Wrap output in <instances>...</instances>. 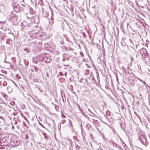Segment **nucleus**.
Returning a JSON list of instances; mask_svg holds the SVG:
<instances>
[{
	"mask_svg": "<svg viewBox=\"0 0 150 150\" xmlns=\"http://www.w3.org/2000/svg\"><path fill=\"white\" fill-rule=\"evenodd\" d=\"M11 40V39H10V38H8V40H7V41H6V42L7 43H7V41H8V40Z\"/></svg>",
	"mask_w": 150,
	"mask_h": 150,
	"instance_id": "6ab92c4d",
	"label": "nucleus"
},
{
	"mask_svg": "<svg viewBox=\"0 0 150 150\" xmlns=\"http://www.w3.org/2000/svg\"><path fill=\"white\" fill-rule=\"evenodd\" d=\"M141 15H142L144 17V15L142 13H141Z\"/></svg>",
	"mask_w": 150,
	"mask_h": 150,
	"instance_id": "f3484780",
	"label": "nucleus"
},
{
	"mask_svg": "<svg viewBox=\"0 0 150 150\" xmlns=\"http://www.w3.org/2000/svg\"><path fill=\"white\" fill-rule=\"evenodd\" d=\"M64 116V117H65V116H64V115H62V116Z\"/></svg>",
	"mask_w": 150,
	"mask_h": 150,
	"instance_id": "c85d7f7f",
	"label": "nucleus"
},
{
	"mask_svg": "<svg viewBox=\"0 0 150 150\" xmlns=\"http://www.w3.org/2000/svg\"><path fill=\"white\" fill-rule=\"evenodd\" d=\"M66 74H67V73H65V76H66Z\"/></svg>",
	"mask_w": 150,
	"mask_h": 150,
	"instance_id": "bb28decb",
	"label": "nucleus"
},
{
	"mask_svg": "<svg viewBox=\"0 0 150 150\" xmlns=\"http://www.w3.org/2000/svg\"><path fill=\"white\" fill-rule=\"evenodd\" d=\"M76 148L77 149H79V146L77 144L76 145Z\"/></svg>",
	"mask_w": 150,
	"mask_h": 150,
	"instance_id": "4468645a",
	"label": "nucleus"
},
{
	"mask_svg": "<svg viewBox=\"0 0 150 150\" xmlns=\"http://www.w3.org/2000/svg\"><path fill=\"white\" fill-rule=\"evenodd\" d=\"M130 59H131V61L130 62V64H129V65H130V66H131L132 65V61L134 60V58L132 57H131V58H130Z\"/></svg>",
	"mask_w": 150,
	"mask_h": 150,
	"instance_id": "0eeeda50",
	"label": "nucleus"
},
{
	"mask_svg": "<svg viewBox=\"0 0 150 150\" xmlns=\"http://www.w3.org/2000/svg\"><path fill=\"white\" fill-rule=\"evenodd\" d=\"M45 11V10H44L42 11V13L44 16L45 17H47L48 16V12H47V11H45V14H44V12Z\"/></svg>",
	"mask_w": 150,
	"mask_h": 150,
	"instance_id": "39448f33",
	"label": "nucleus"
},
{
	"mask_svg": "<svg viewBox=\"0 0 150 150\" xmlns=\"http://www.w3.org/2000/svg\"><path fill=\"white\" fill-rule=\"evenodd\" d=\"M141 8H144V6H141Z\"/></svg>",
	"mask_w": 150,
	"mask_h": 150,
	"instance_id": "393cba45",
	"label": "nucleus"
},
{
	"mask_svg": "<svg viewBox=\"0 0 150 150\" xmlns=\"http://www.w3.org/2000/svg\"><path fill=\"white\" fill-rule=\"evenodd\" d=\"M59 74L60 75L62 76L63 75V74L62 72H59Z\"/></svg>",
	"mask_w": 150,
	"mask_h": 150,
	"instance_id": "f8f14e48",
	"label": "nucleus"
},
{
	"mask_svg": "<svg viewBox=\"0 0 150 150\" xmlns=\"http://www.w3.org/2000/svg\"><path fill=\"white\" fill-rule=\"evenodd\" d=\"M141 20H142L143 21V22H142L141 21V24H142V23H144V19L142 18H141Z\"/></svg>",
	"mask_w": 150,
	"mask_h": 150,
	"instance_id": "9b49d317",
	"label": "nucleus"
},
{
	"mask_svg": "<svg viewBox=\"0 0 150 150\" xmlns=\"http://www.w3.org/2000/svg\"><path fill=\"white\" fill-rule=\"evenodd\" d=\"M66 122V121L65 120H63L62 122V124H63L64 123Z\"/></svg>",
	"mask_w": 150,
	"mask_h": 150,
	"instance_id": "ddd939ff",
	"label": "nucleus"
},
{
	"mask_svg": "<svg viewBox=\"0 0 150 150\" xmlns=\"http://www.w3.org/2000/svg\"><path fill=\"white\" fill-rule=\"evenodd\" d=\"M139 139L140 141H141V138L140 136H139Z\"/></svg>",
	"mask_w": 150,
	"mask_h": 150,
	"instance_id": "dca6fc26",
	"label": "nucleus"
},
{
	"mask_svg": "<svg viewBox=\"0 0 150 150\" xmlns=\"http://www.w3.org/2000/svg\"><path fill=\"white\" fill-rule=\"evenodd\" d=\"M47 62L49 63V62H49V61H48V62Z\"/></svg>",
	"mask_w": 150,
	"mask_h": 150,
	"instance_id": "c756f323",
	"label": "nucleus"
},
{
	"mask_svg": "<svg viewBox=\"0 0 150 150\" xmlns=\"http://www.w3.org/2000/svg\"><path fill=\"white\" fill-rule=\"evenodd\" d=\"M142 26H143V27L144 28V25L143 24H142Z\"/></svg>",
	"mask_w": 150,
	"mask_h": 150,
	"instance_id": "b1692460",
	"label": "nucleus"
},
{
	"mask_svg": "<svg viewBox=\"0 0 150 150\" xmlns=\"http://www.w3.org/2000/svg\"><path fill=\"white\" fill-rule=\"evenodd\" d=\"M147 97H146L145 96L144 98H143V96L142 97V98H141V100L143 99L142 104L143 106V107H142V108H144V110L147 108L145 103L146 99H147Z\"/></svg>",
	"mask_w": 150,
	"mask_h": 150,
	"instance_id": "7ed1b4c3",
	"label": "nucleus"
},
{
	"mask_svg": "<svg viewBox=\"0 0 150 150\" xmlns=\"http://www.w3.org/2000/svg\"><path fill=\"white\" fill-rule=\"evenodd\" d=\"M142 33H143L144 34V35H146V34H147V32H146V31H145L144 30V32H142Z\"/></svg>",
	"mask_w": 150,
	"mask_h": 150,
	"instance_id": "6e6552de",
	"label": "nucleus"
},
{
	"mask_svg": "<svg viewBox=\"0 0 150 150\" xmlns=\"http://www.w3.org/2000/svg\"><path fill=\"white\" fill-rule=\"evenodd\" d=\"M141 143L145 146H146L148 144L146 139L143 132H141Z\"/></svg>",
	"mask_w": 150,
	"mask_h": 150,
	"instance_id": "f257e3e1",
	"label": "nucleus"
},
{
	"mask_svg": "<svg viewBox=\"0 0 150 150\" xmlns=\"http://www.w3.org/2000/svg\"><path fill=\"white\" fill-rule=\"evenodd\" d=\"M33 68H34V69L35 71L37 72L38 71L39 69L38 68L36 67L35 66H33Z\"/></svg>",
	"mask_w": 150,
	"mask_h": 150,
	"instance_id": "423d86ee",
	"label": "nucleus"
},
{
	"mask_svg": "<svg viewBox=\"0 0 150 150\" xmlns=\"http://www.w3.org/2000/svg\"><path fill=\"white\" fill-rule=\"evenodd\" d=\"M142 51V53L141 52V56L143 58V60L144 61L145 60L144 58L147 57L148 54L146 50L144 48L141 49Z\"/></svg>",
	"mask_w": 150,
	"mask_h": 150,
	"instance_id": "f03ea898",
	"label": "nucleus"
},
{
	"mask_svg": "<svg viewBox=\"0 0 150 150\" xmlns=\"http://www.w3.org/2000/svg\"><path fill=\"white\" fill-rule=\"evenodd\" d=\"M83 37H84L85 36V35L84 33H83Z\"/></svg>",
	"mask_w": 150,
	"mask_h": 150,
	"instance_id": "5701e85b",
	"label": "nucleus"
},
{
	"mask_svg": "<svg viewBox=\"0 0 150 150\" xmlns=\"http://www.w3.org/2000/svg\"><path fill=\"white\" fill-rule=\"evenodd\" d=\"M47 77H48V74L47 73Z\"/></svg>",
	"mask_w": 150,
	"mask_h": 150,
	"instance_id": "a878e982",
	"label": "nucleus"
},
{
	"mask_svg": "<svg viewBox=\"0 0 150 150\" xmlns=\"http://www.w3.org/2000/svg\"><path fill=\"white\" fill-rule=\"evenodd\" d=\"M28 135L27 134H26L25 139L27 140H28Z\"/></svg>",
	"mask_w": 150,
	"mask_h": 150,
	"instance_id": "9d476101",
	"label": "nucleus"
},
{
	"mask_svg": "<svg viewBox=\"0 0 150 150\" xmlns=\"http://www.w3.org/2000/svg\"><path fill=\"white\" fill-rule=\"evenodd\" d=\"M139 119H140V120H141V119H140V117H139Z\"/></svg>",
	"mask_w": 150,
	"mask_h": 150,
	"instance_id": "7c9ffc66",
	"label": "nucleus"
},
{
	"mask_svg": "<svg viewBox=\"0 0 150 150\" xmlns=\"http://www.w3.org/2000/svg\"><path fill=\"white\" fill-rule=\"evenodd\" d=\"M100 150H103L102 149H101Z\"/></svg>",
	"mask_w": 150,
	"mask_h": 150,
	"instance_id": "2f4dec72",
	"label": "nucleus"
},
{
	"mask_svg": "<svg viewBox=\"0 0 150 150\" xmlns=\"http://www.w3.org/2000/svg\"><path fill=\"white\" fill-rule=\"evenodd\" d=\"M64 66H68L67 65H64Z\"/></svg>",
	"mask_w": 150,
	"mask_h": 150,
	"instance_id": "cd10ccee",
	"label": "nucleus"
},
{
	"mask_svg": "<svg viewBox=\"0 0 150 150\" xmlns=\"http://www.w3.org/2000/svg\"><path fill=\"white\" fill-rule=\"evenodd\" d=\"M31 71H33V72L34 71V69H31Z\"/></svg>",
	"mask_w": 150,
	"mask_h": 150,
	"instance_id": "aec40b11",
	"label": "nucleus"
},
{
	"mask_svg": "<svg viewBox=\"0 0 150 150\" xmlns=\"http://www.w3.org/2000/svg\"><path fill=\"white\" fill-rule=\"evenodd\" d=\"M61 96H62V98L63 101L64 102L65 101V100H66L65 98L64 100L63 98L62 97V92L61 93Z\"/></svg>",
	"mask_w": 150,
	"mask_h": 150,
	"instance_id": "1a4fd4ad",
	"label": "nucleus"
},
{
	"mask_svg": "<svg viewBox=\"0 0 150 150\" xmlns=\"http://www.w3.org/2000/svg\"><path fill=\"white\" fill-rule=\"evenodd\" d=\"M24 50L25 51L26 50H27V52H28L29 51V50L26 49V48L24 49Z\"/></svg>",
	"mask_w": 150,
	"mask_h": 150,
	"instance_id": "2eb2a0df",
	"label": "nucleus"
},
{
	"mask_svg": "<svg viewBox=\"0 0 150 150\" xmlns=\"http://www.w3.org/2000/svg\"><path fill=\"white\" fill-rule=\"evenodd\" d=\"M62 61H63V62H64V61H65V59H64V58H63V59H62Z\"/></svg>",
	"mask_w": 150,
	"mask_h": 150,
	"instance_id": "a211bd4d",
	"label": "nucleus"
},
{
	"mask_svg": "<svg viewBox=\"0 0 150 150\" xmlns=\"http://www.w3.org/2000/svg\"><path fill=\"white\" fill-rule=\"evenodd\" d=\"M97 78H98V77H99V75L98 74L97 75Z\"/></svg>",
	"mask_w": 150,
	"mask_h": 150,
	"instance_id": "412c9836",
	"label": "nucleus"
},
{
	"mask_svg": "<svg viewBox=\"0 0 150 150\" xmlns=\"http://www.w3.org/2000/svg\"><path fill=\"white\" fill-rule=\"evenodd\" d=\"M21 5L23 7H24L25 6L24 5H23V4H21Z\"/></svg>",
	"mask_w": 150,
	"mask_h": 150,
	"instance_id": "4be33fe9",
	"label": "nucleus"
},
{
	"mask_svg": "<svg viewBox=\"0 0 150 150\" xmlns=\"http://www.w3.org/2000/svg\"><path fill=\"white\" fill-rule=\"evenodd\" d=\"M141 82H142L143 83V85L142 86V88H143V90L145 91L146 93L147 91V88L146 87V84L145 82L141 80Z\"/></svg>",
	"mask_w": 150,
	"mask_h": 150,
	"instance_id": "20e7f679",
	"label": "nucleus"
}]
</instances>
